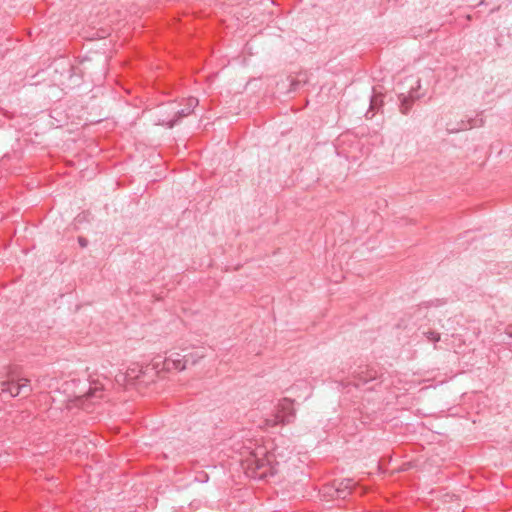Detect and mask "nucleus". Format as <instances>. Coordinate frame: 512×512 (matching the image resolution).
<instances>
[{
  "label": "nucleus",
  "instance_id": "nucleus-1",
  "mask_svg": "<svg viewBox=\"0 0 512 512\" xmlns=\"http://www.w3.org/2000/svg\"><path fill=\"white\" fill-rule=\"evenodd\" d=\"M206 357L205 349L202 347H192L184 349L182 352H170L164 359V369L167 371L175 370L182 372L189 366H196Z\"/></svg>",
  "mask_w": 512,
  "mask_h": 512
},
{
  "label": "nucleus",
  "instance_id": "nucleus-2",
  "mask_svg": "<svg viewBox=\"0 0 512 512\" xmlns=\"http://www.w3.org/2000/svg\"><path fill=\"white\" fill-rule=\"evenodd\" d=\"M247 464L253 470L254 477L265 478L278 471L276 450L267 452L263 448H257L247 459Z\"/></svg>",
  "mask_w": 512,
  "mask_h": 512
},
{
  "label": "nucleus",
  "instance_id": "nucleus-3",
  "mask_svg": "<svg viewBox=\"0 0 512 512\" xmlns=\"http://www.w3.org/2000/svg\"><path fill=\"white\" fill-rule=\"evenodd\" d=\"M29 381L27 379H20L17 382L6 381L1 383L2 392L8 393L16 397L22 393L23 390H28Z\"/></svg>",
  "mask_w": 512,
  "mask_h": 512
},
{
  "label": "nucleus",
  "instance_id": "nucleus-4",
  "mask_svg": "<svg viewBox=\"0 0 512 512\" xmlns=\"http://www.w3.org/2000/svg\"><path fill=\"white\" fill-rule=\"evenodd\" d=\"M293 411V402L289 399H283L279 403V412L283 413V415H277L274 424L284 423L286 421L287 416L291 415Z\"/></svg>",
  "mask_w": 512,
  "mask_h": 512
},
{
  "label": "nucleus",
  "instance_id": "nucleus-5",
  "mask_svg": "<svg viewBox=\"0 0 512 512\" xmlns=\"http://www.w3.org/2000/svg\"><path fill=\"white\" fill-rule=\"evenodd\" d=\"M198 105V99L190 97L187 99V108L178 112L179 118L186 117L192 113L193 109Z\"/></svg>",
  "mask_w": 512,
  "mask_h": 512
},
{
  "label": "nucleus",
  "instance_id": "nucleus-6",
  "mask_svg": "<svg viewBox=\"0 0 512 512\" xmlns=\"http://www.w3.org/2000/svg\"><path fill=\"white\" fill-rule=\"evenodd\" d=\"M262 462H264V468H262L261 471L267 470L268 469V461L264 457H260L259 463H262Z\"/></svg>",
  "mask_w": 512,
  "mask_h": 512
},
{
  "label": "nucleus",
  "instance_id": "nucleus-7",
  "mask_svg": "<svg viewBox=\"0 0 512 512\" xmlns=\"http://www.w3.org/2000/svg\"><path fill=\"white\" fill-rule=\"evenodd\" d=\"M434 341H438L439 340V336H435V338H432Z\"/></svg>",
  "mask_w": 512,
  "mask_h": 512
},
{
  "label": "nucleus",
  "instance_id": "nucleus-8",
  "mask_svg": "<svg viewBox=\"0 0 512 512\" xmlns=\"http://www.w3.org/2000/svg\"><path fill=\"white\" fill-rule=\"evenodd\" d=\"M173 126H174V123H170V124L168 125V127H169V128H172Z\"/></svg>",
  "mask_w": 512,
  "mask_h": 512
}]
</instances>
